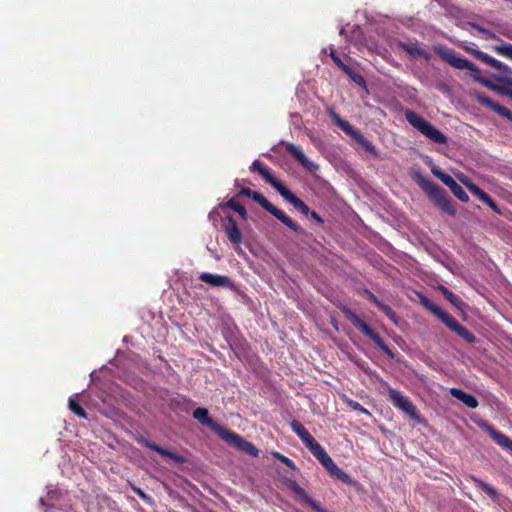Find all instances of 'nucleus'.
Instances as JSON below:
<instances>
[{
	"label": "nucleus",
	"instance_id": "23",
	"mask_svg": "<svg viewBox=\"0 0 512 512\" xmlns=\"http://www.w3.org/2000/svg\"><path fill=\"white\" fill-rule=\"evenodd\" d=\"M401 47L413 58H423L429 60L431 55L417 43L402 44Z\"/></svg>",
	"mask_w": 512,
	"mask_h": 512
},
{
	"label": "nucleus",
	"instance_id": "8",
	"mask_svg": "<svg viewBox=\"0 0 512 512\" xmlns=\"http://www.w3.org/2000/svg\"><path fill=\"white\" fill-rule=\"evenodd\" d=\"M407 122L423 136L436 144H446L448 138L430 122L421 117L415 111L407 109L404 112Z\"/></svg>",
	"mask_w": 512,
	"mask_h": 512
},
{
	"label": "nucleus",
	"instance_id": "18",
	"mask_svg": "<svg viewBox=\"0 0 512 512\" xmlns=\"http://www.w3.org/2000/svg\"><path fill=\"white\" fill-rule=\"evenodd\" d=\"M484 429L488 432L493 441L500 447L512 452V439L504 433L496 430L492 425L485 423Z\"/></svg>",
	"mask_w": 512,
	"mask_h": 512
},
{
	"label": "nucleus",
	"instance_id": "24",
	"mask_svg": "<svg viewBox=\"0 0 512 512\" xmlns=\"http://www.w3.org/2000/svg\"><path fill=\"white\" fill-rule=\"evenodd\" d=\"M438 290L456 308L461 309V307L464 305L463 301L457 295L451 292L447 287L439 285Z\"/></svg>",
	"mask_w": 512,
	"mask_h": 512
},
{
	"label": "nucleus",
	"instance_id": "11",
	"mask_svg": "<svg viewBox=\"0 0 512 512\" xmlns=\"http://www.w3.org/2000/svg\"><path fill=\"white\" fill-rule=\"evenodd\" d=\"M336 125L342 129L347 135L351 136L355 141H357L367 152L372 154L375 157L379 156L378 150L376 147L366 139L360 131L355 129L348 121L341 119L339 116H335Z\"/></svg>",
	"mask_w": 512,
	"mask_h": 512
},
{
	"label": "nucleus",
	"instance_id": "27",
	"mask_svg": "<svg viewBox=\"0 0 512 512\" xmlns=\"http://www.w3.org/2000/svg\"><path fill=\"white\" fill-rule=\"evenodd\" d=\"M465 186L467 187V189L474 195L476 196L477 198H479L482 202H485L486 200H488V198L490 197L485 191H483L479 186H477L476 184L470 182V181H465L464 182Z\"/></svg>",
	"mask_w": 512,
	"mask_h": 512
},
{
	"label": "nucleus",
	"instance_id": "38",
	"mask_svg": "<svg viewBox=\"0 0 512 512\" xmlns=\"http://www.w3.org/2000/svg\"><path fill=\"white\" fill-rule=\"evenodd\" d=\"M387 317L391 318V319H394L395 318V312L394 310L387 304L385 303H382L379 307H378Z\"/></svg>",
	"mask_w": 512,
	"mask_h": 512
},
{
	"label": "nucleus",
	"instance_id": "42",
	"mask_svg": "<svg viewBox=\"0 0 512 512\" xmlns=\"http://www.w3.org/2000/svg\"><path fill=\"white\" fill-rule=\"evenodd\" d=\"M368 294V298L371 302H373L377 307H379L383 302H381L377 296H375L372 292L366 291Z\"/></svg>",
	"mask_w": 512,
	"mask_h": 512
},
{
	"label": "nucleus",
	"instance_id": "14",
	"mask_svg": "<svg viewBox=\"0 0 512 512\" xmlns=\"http://www.w3.org/2000/svg\"><path fill=\"white\" fill-rule=\"evenodd\" d=\"M476 101L486 108H489L493 110L494 112L498 113L500 116L508 119L510 122H512V112L507 109L504 106H501L500 104L494 102L491 98L486 96L483 93H475L474 95Z\"/></svg>",
	"mask_w": 512,
	"mask_h": 512
},
{
	"label": "nucleus",
	"instance_id": "44",
	"mask_svg": "<svg viewBox=\"0 0 512 512\" xmlns=\"http://www.w3.org/2000/svg\"><path fill=\"white\" fill-rule=\"evenodd\" d=\"M135 492L143 499H145L147 496L141 489H135Z\"/></svg>",
	"mask_w": 512,
	"mask_h": 512
},
{
	"label": "nucleus",
	"instance_id": "41",
	"mask_svg": "<svg viewBox=\"0 0 512 512\" xmlns=\"http://www.w3.org/2000/svg\"><path fill=\"white\" fill-rule=\"evenodd\" d=\"M503 95L508 96L512 99V80L511 79L507 80V85L505 86Z\"/></svg>",
	"mask_w": 512,
	"mask_h": 512
},
{
	"label": "nucleus",
	"instance_id": "21",
	"mask_svg": "<svg viewBox=\"0 0 512 512\" xmlns=\"http://www.w3.org/2000/svg\"><path fill=\"white\" fill-rule=\"evenodd\" d=\"M450 394L456 398L457 400L461 401L463 404H465L468 408L475 409L478 407L479 402L476 399L475 396L468 394L464 392L461 389L458 388H451Z\"/></svg>",
	"mask_w": 512,
	"mask_h": 512
},
{
	"label": "nucleus",
	"instance_id": "9",
	"mask_svg": "<svg viewBox=\"0 0 512 512\" xmlns=\"http://www.w3.org/2000/svg\"><path fill=\"white\" fill-rule=\"evenodd\" d=\"M346 317L351 323L361 331L365 336L369 337L375 345L388 357L393 358L394 354L389 346L385 343L382 337L376 333L364 320H362L356 313L352 311L346 312Z\"/></svg>",
	"mask_w": 512,
	"mask_h": 512
},
{
	"label": "nucleus",
	"instance_id": "35",
	"mask_svg": "<svg viewBox=\"0 0 512 512\" xmlns=\"http://www.w3.org/2000/svg\"><path fill=\"white\" fill-rule=\"evenodd\" d=\"M473 28H475L479 33H481L485 38L492 40H499L498 36L492 32L491 30L484 28L476 23L471 24Z\"/></svg>",
	"mask_w": 512,
	"mask_h": 512
},
{
	"label": "nucleus",
	"instance_id": "4",
	"mask_svg": "<svg viewBox=\"0 0 512 512\" xmlns=\"http://www.w3.org/2000/svg\"><path fill=\"white\" fill-rule=\"evenodd\" d=\"M251 171L258 172L267 183H269L279 194L302 214L308 215L310 213L309 207L296 195H294L285 185L282 184L276 177L273 176L270 169L264 166L259 160L253 161L250 166Z\"/></svg>",
	"mask_w": 512,
	"mask_h": 512
},
{
	"label": "nucleus",
	"instance_id": "43",
	"mask_svg": "<svg viewBox=\"0 0 512 512\" xmlns=\"http://www.w3.org/2000/svg\"><path fill=\"white\" fill-rule=\"evenodd\" d=\"M308 215H310L315 221H317L320 224L324 222L322 217L316 211H310Z\"/></svg>",
	"mask_w": 512,
	"mask_h": 512
},
{
	"label": "nucleus",
	"instance_id": "3",
	"mask_svg": "<svg viewBox=\"0 0 512 512\" xmlns=\"http://www.w3.org/2000/svg\"><path fill=\"white\" fill-rule=\"evenodd\" d=\"M439 57L445 61L447 64L452 66L455 69L463 70L467 69L472 72V78L481 83L483 86L496 91L503 95V91L505 90V86H499L493 83L491 80L482 77L480 69L471 61L462 58L457 55V53L453 49L449 48H440L437 50Z\"/></svg>",
	"mask_w": 512,
	"mask_h": 512
},
{
	"label": "nucleus",
	"instance_id": "10",
	"mask_svg": "<svg viewBox=\"0 0 512 512\" xmlns=\"http://www.w3.org/2000/svg\"><path fill=\"white\" fill-rule=\"evenodd\" d=\"M387 393L388 399L393 404L394 407L403 411L417 423L424 422V418L420 415L417 407L412 403V401L407 396L403 395L400 391L392 387L387 388Z\"/></svg>",
	"mask_w": 512,
	"mask_h": 512
},
{
	"label": "nucleus",
	"instance_id": "26",
	"mask_svg": "<svg viewBox=\"0 0 512 512\" xmlns=\"http://www.w3.org/2000/svg\"><path fill=\"white\" fill-rule=\"evenodd\" d=\"M465 186L467 187V189L474 195L476 196L477 198H479L482 202H485L486 200H488V198L490 197L485 191H483L479 186H477L476 184L470 182V181H465L464 182Z\"/></svg>",
	"mask_w": 512,
	"mask_h": 512
},
{
	"label": "nucleus",
	"instance_id": "22",
	"mask_svg": "<svg viewBox=\"0 0 512 512\" xmlns=\"http://www.w3.org/2000/svg\"><path fill=\"white\" fill-rule=\"evenodd\" d=\"M468 479L470 481H472L477 488H479L480 490L485 492L493 501L497 500L498 492L490 484L484 482L483 480H481L480 478H478V477H476L474 475H469Z\"/></svg>",
	"mask_w": 512,
	"mask_h": 512
},
{
	"label": "nucleus",
	"instance_id": "13",
	"mask_svg": "<svg viewBox=\"0 0 512 512\" xmlns=\"http://www.w3.org/2000/svg\"><path fill=\"white\" fill-rule=\"evenodd\" d=\"M336 125L342 129L347 135L351 136L355 141H357L367 152L372 154L375 157L379 156L378 150L376 147L366 139L360 131L355 129L348 121L341 119L339 116H335Z\"/></svg>",
	"mask_w": 512,
	"mask_h": 512
},
{
	"label": "nucleus",
	"instance_id": "39",
	"mask_svg": "<svg viewBox=\"0 0 512 512\" xmlns=\"http://www.w3.org/2000/svg\"><path fill=\"white\" fill-rule=\"evenodd\" d=\"M491 67H493L497 70H500V71H504V72L508 70L507 65H505L504 63L500 62L499 60H497L495 58L493 59Z\"/></svg>",
	"mask_w": 512,
	"mask_h": 512
},
{
	"label": "nucleus",
	"instance_id": "17",
	"mask_svg": "<svg viewBox=\"0 0 512 512\" xmlns=\"http://www.w3.org/2000/svg\"><path fill=\"white\" fill-rule=\"evenodd\" d=\"M288 487L316 512H328L317 501L313 500L296 481H290Z\"/></svg>",
	"mask_w": 512,
	"mask_h": 512
},
{
	"label": "nucleus",
	"instance_id": "30",
	"mask_svg": "<svg viewBox=\"0 0 512 512\" xmlns=\"http://www.w3.org/2000/svg\"><path fill=\"white\" fill-rule=\"evenodd\" d=\"M226 206L237 212L242 217V219L245 220L247 218V211L245 207L241 205L238 201H236L235 198L228 199L226 202Z\"/></svg>",
	"mask_w": 512,
	"mask_h": 512
},
{
	"label": "nucleus",
	"instance_id": "28",
	"mask_svg": "<svg viewBox=\"0 0 512 512\" xmlns=\"http://www.w3.org/2000/svg\"><path fill=\"white\" fill-rule=\"evenodd\" d=\"M432 173L435 175L441 182H443L446 186H448L450 189L457 183L452 176L449 174L441 171L438 168H432Z\"/></svg>",
	"mask_w": 512,
	"mask_h": 512
},
{
	"label": "nucleus",
	"instance_id": "25",
	"mask_svg": "<svg viewBox=\"0 0 512 512\" xmlns=\"http://www.w3.org/2000/svg\"><path fill=\"white\" fill-rule=\"evenodd\" d=\"M343 72L354 82L356 83L358 86L362 87V88H366L367 85H366V80L365 78L358 72H356L355 70H353L351 67L347 66Z\"/></svg>",
	"mask_w": 512,
	"mask_h": 512
},
{
	"label": "nucleus",
	"instance_id": "20",
	"mask_svg": "<svg viewBox=\"0 0 512 512\" xmlns=\"http://www.w3.org/2000/svg\"><path fill=\"white\" fill-rule=\"evenodd\" d=\"M146 446L152 450V451H155L157 452L158 454H160L161 456L163 457H167L171 460H173L175 463H178V464H183L185 463L186 459L180 455V454H177L175 452H171L161 446H159L158 444L154 443V442H149L147 441L146 442Z\"/></svg>",
	"mask_w": 512,
	"mask_h": 512
},
{
	"label": "nucleus",
	"instance_id": "37",
	"mask_svg": "<svg viewBox=\"0 0 512 512\" xmlns=\"http://www.w3.org/2000/svg\"><path fill=\"white\" fill-rule=\"evenodd\" d=\"M330 57L332 61L343 71L348 65H346L341 58L337 55V53L331 49Z\"/></svg>",
	"mask_w": 512,
	"mask_h": 512
},
{
	"label": "nucleus",
	"instance_id": "5",
	"mask_svg": "<svg viewBox=\"0 0 512 512\" xmlns=\"http://www.w3.org/2000/svg\"><path fill=\"white\" fill-rule=\"evenodd\" d=\"M420 303L425 309L433 313L439 320H441L451 331L456 333L459 337L464 339L467 343L473 344L476 342L475 335L470 332L466 327L462 326L453 316L443 311L432 300L424 295H420Z\"/></svg>",
	"mask_w": 512,
	"mask_h": 512
},
{
	"label": "nucleus",
	"instance_id": "1",
	"mask_svg": "<svg viewBox=\"0 0 512 512\" xmlns=\"http://www.w3.org/2000/svg\"><path fill=\"white\" fill-rule=\"evenodd\" d=\"M290 427L292 431L301 439L304 445L310 450L313 456L328 471L331 477L347 485L353 484V479L351 476L335 464L325 449L314 439L309 431L298 420H292L290 422Z\"/></svg>",
	"mask_w": 512,
	"mask_h": 512
},
{
	"label": "nucleus",
	"instance_id": "32",
	"mask_svg": "<svg viewBox=\"0 0 512 512\" xmlns=\"http://www.w3.org/2000/svg\"><path fill=\"white\" fill-rule=\"evenodd\" d=\"M494 51L499 55L512 60V44L503 43L502 45L494 46Z\"/></svg>",
	"mask_w": 512,
	"mask_h": 512
},
{
	"label": "nucleus",
	"instance_id": "36",
	"mask_svg": "<svg viewBox=\"0 0 512 512\" xmlns=\"http://www.w3.org/2000/svg\"><path fill=\"white\" fill-rule=\"evenodd\" d=\"M274 457L280 460L283 464H285L288 468L295 469L294 462L288 457L280 454L279 452L273 453Z\"/></svg>",
	"mask_w": 512,
	"mask_h": 512
},
{
	"label": "nucleus",
	"instance_id": "31",
	"mask_svg": "<svg viewBox=\"0 0 512 512\" xmlns=\"http://www.w3.org/2000/svg\"><path fill=\"white\" fill-rule=\"evenodd\" d=\"M466 51H468L469 53L474 55L478 60L482 61L483 63L490 65V66L492 65L494 58L491 57L490 55H488L480 50H475V49L466 48Z\"/></svg>",
	"mask_w": 512,
	"mask_h": 512
},
{
	"label": "nucleus",
	"instance_id": "6",
	"mask_svg": "<svg viewBox=\"0 0 512 512\" xmlns=\"http://www.w3.org/2000/svg\"><path fill=\"white\" fill-rule=\"evenodd\" d=\"M417 183L439 210L452 217L456 216L455 205L443 188L422 176H419Z\"/></svg>",
	"mask_w": 512,
	"mask_h": 512
},
{
	"label": "nucleus",
	"instance_id": "12",
	"mask_svg": "<svg viewBox=\"0 0 512 512\" xmlns=\"http://www.w3.org/2000/svg\"><path fill=\"white\" fill-rule=\"evenodd\" d=\"M336 125L342 129L347 135L351 136L355 141H357L367 152L372 154L375 157L379 156L378 150L376 147L366 139L360 131L355 129L348 121L341 119L339 116H335Z\"/></svg>",
	"mask_w": 512,
	"mask_h": 512
},
{
	"label": "nucleus",
	"instance_id": "19",
	"mask_svg": "<svg viewBox=\"0 0 512 512\" xmlns=\"http://www.w3.org/2000/svg\"><path fill=\"white\" fill-rule=\"evenodd\" d=\"M223 229L226 236L233 244H240L242 241V233L237 225V222L232 216H228L223 223Z\"/></svg>",
	"mask_w": 512,
	"mask_h": 512
},
{
	"label": "nucleus",
	"instance_id": "33",
	"mask_svg": "<svg viewBox=\"0 0 512 512\" xmlns=\"http://www.w3.org/2000/svg\"><path fill=\"white\" fill-rule=\"evenodd\" d=\"M344 402L347 404V406H349L351 409L355 410V411H358L362 414H365V415H368V416H371V413L365 408L363 407L360 403H358L357 401H354L348 397H344Z\"/></svg>",
	"mask_w": 512,
	"mask_h": 512
},
{
	"label": "nucleus",
	"instance_id": "16",
	"mask_svg": "<svg viewBox=\"0 0 512 512\" xmlns=\"http://www.w3.org/2000/svg\"><path fill=\"white\" fill-rule=\"evenodd\" d=\"M282 145L285 146V149L286 151L299 163L301 164L304 168H306L307 170L309 171H312L316 166L313 164V162H311L307 157L306 155L304 154V152L299 148L297 147L296 145L292 144V143H284L282 142L281 143Z\"/></svg>",
	"mask_w": 512,
	"mask_h": 512
},
{
	"label": "nucleus",
	"instance_id": "40",
	"mask_svg": "<svg viewBox=\"0 0 512 512\" xmlns=\"http://www.w3.org/2000/svg\"><path fill=\"white\" fill-rule=\"evenodd\" d=\"M484 203L487 204L497 214H499V215L502 214V212L498 208L496 202L491 197H489L488 200H486Z\"/></svg>",
	"mask_w": 512,
	"mask_h": 512
},
{
	"label": "nucleus",
	"instance_id": "15",
	"mask_svg": "<svg viewBox=\"0 0 512 512\" xmlns=\"http://www.w3.org/2000/svg\"><path fill=\"white\" fill-rule=\"evenodd\" d=\"M199 280L212 287H225L229 289L234 287L233 281L229 277L223 275L204 272L199 275Z\"/></svg>",
	"mask_w": 512,
	"mask_h": 512
},
{
	"label": "nucleus",
	"instance_id": "34",
	"mask_svg": "<svg viewBox=\"0 0 512 512\" xmlns=\"http://www.w3.org/2000/svg\"><path fill=\"white\" fill-rule=\"evenodd\" d=\"M450 190L453 193V195L456 198H458L460 201L465 202V203L469 201L468 194L465 192V190L462 188V186L459 185L458 183H456Z\"/></svg>",
	"mask_w": 512,
	"mask_h": 512
},
{
	"label": "nucleus",
	"instance_id": "2",
	"mask_svg": "<svg viewBox=\"0 0 512 512\" xmlns=\"http://www.w3.org/2000/svg\"><path fill=\"white\" fill-rule=\"evenodd\" d=\"M193 417L199 421L203 425L209 426L217 435L219 438H221L224 442L229 444L230 446H233L237 448L238 450L253 456H258V449L253 445L251 442L246 441L243 437H241L239 434L228 430L222 425H219L218 423L214 422L209 417V412L206 408L198 407L193 411Z\"/></svg>",
	"mask_w": 512,
	"mask_h": 512
},
{
	"label": "nucleus",
	"instance_id": "29",
	"mask_svg": "<svg viewBox=\"0 0 512 512\" xmlns=\"http://www.w3.org/2000/svg\"><path fill=\"white\" fill-rule=\"evenodd\" d=\"M68 404H69V409L75 415H77L78 417L83 418V419L88 418L86 411L84 410V408L79 404V402L75 398L70 397Z\"/></svg>",
	"mask_w": 512,
	"mask_h": 512
},
{
	"label": "nucleus",
	"instance_id": "7",
	"mask_svg": "<svg viewBox=\"0 0 512 512\" xmlns=\"http://www.w3.org/2000/svg\"><path fill=\"white\" fill-rule=\"evenodd\" d=\"M245 196L252 198L257 202L264 210L269 212L271 215L276 217L284 225L289 227L292 231L298 234H304L305 230L289 216H287L282 210L278 209L271 202H269L261 193L253 191L250 188L243 187L239 190L236 197Z\"/></svg>",
	"mask_w": 512,
	"mask_h": 512
}]
</instances>
